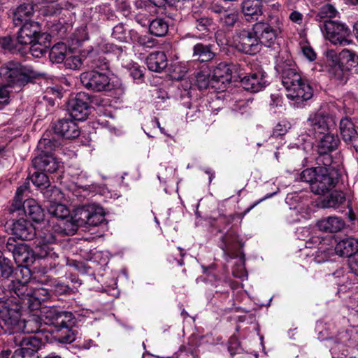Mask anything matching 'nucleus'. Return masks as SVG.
<instances>
[{"label": "nucleus", "instance_id": "nucleus-1", "mask_svg": "<svg viewBox=\"0 0 358 358\" xmlns=\"http://www.w3.org/2000/svg\"><path fill=\"white\" fill-rule=\"evenodd\" d=\"M73 220L64 222L63 227L55 226L53 221H50L47 231L50 234L47 237V241L54 242L56 240L55 234L73 235L79 226L96 227L102 224L106 219L102 208H96L94 205H87L76 209Z\"/></svg>", "mask_w": 358, "mask_h": 358}, {"label": "nucleus", "instance_id": "nucleus-2", "mask_svg": "<svg viewBox=\"0 0 358 358\" xmlns=\"http://www.w3.org/2000/svg\"><path fill=\"white\" fill-rule=\"evenodd\" d=\"M340 173L334 167L317 166L303 170L300 180L307 182L315 194L322 195L331 190L338 182Z\"/></svg>", "mask_w": 358, "mask_h": 358}, {"label": "nucleus", "instance_id": "nucleus-3", "mask_svg": "<svg viewBox=\"0 0 358 358\" xmlns=\"http://www.w3.org/2000/svg\"><path fill=\"white\" fill-rule=\"evenodd\" d=\"M0 76L4 83L18 92L29 83L41 77V74L31 66L10 61L0 68Z\"/></svg>", "mask_w": 358, "mask_h": 358}, {"label": "nucleus", "instance_id": "nucleus-4", "mask_svg": "<svg viewBox=\"0 0 358 358\" xmlns=\"http://www.w3.org/2000/svg\"><path fill=\"white\" fill-rule=\"evenodd\" d=\"M277 68L278 71H281L282 83L287 91L288 99L300 103L312 97V88L302 80L294 68L284 67L279 64Z\"/></svg>", "mask_w": 358, "mask_h": 358}, {"label": "nucleus", "instance_id": "nucleus-5", "mask_svg": "<svg viewBox=\"0 0 358 358\" xmlns=\"http://www.w3.org/2000/svg\"><path fill=\"white\" fill-rule=\"evenodd\" d=\"M253 25L260 47L264 45L275 49L278 45V38L282 33V22L279 17L269 15L266 20H260Z\"/></svg>", "mask_w": 358, "mask_h": 358}, {"label": "nucleus", "instance_id": "nucleus-6", "mask_svg": "<svg viewBox=\"0 0 358 358\" xmlns=\"http://www.w3.org/2000/svg\"><path fill=\"white\" fill-rule=\"evenodd\" d=\"M21 301H6L0 303V328L3 334H15L21 330Z\"/></svg>", "mask_w": 358, "mask_h": 358}, {"label": "nucleus", "instance_id": "nucleus-7", "mask_svg": "<svg viewBox=\"0 0 358 358\" xmlns=\"http://www.w3.org/2000/svg\"><path fill=\"white\" fill-rule=\"evenodd\" d=\"M50 139H41L38 144V155L32 159L33 166L37 170L48 173H55L62 167L61 162L50 152L52 150Z\"/></svg>", "mask_w": 358, "mask_h": 358}, {"label": "nucleus", "instance_id": "nucleus-8", "mask_svg": "<svg viewBox=\"0 0 358 358\" xmlns=\"http://www.w3.org/2000/svg\"><path fill=\"white\" fill-rule=\"evenodd\" d=\"M10 289L13 295L16 299L21 301V308L22 303H26L31 310H37L41 306L42 299L40 296L46 290L43 289H34L29 285L30 282L22 283L20 282H10Z\"/></svg>", "mask_w": 358, "mask_h": 358}, {"label": "nucleus", "instance_id": "nucleus-9", "mask_svg": "<svg viewBox=\"0 0 358 358\" xmlns=\"http://www.w3.org/2000/svg\"><path fill=\"white\" fill-rule=\"evenodd\" d=\"M236 49L245 54L255 55L261 50L258 36L254 29V25L251 29H241L236 30L234 36Z\"/></svg>", "mask_w": 358, "mask_h": 358}, {"label": "nucleus", "instance_id": "nucleus-10", "mask_svg": "<svg viewBox=\"0 0 358 358\" xmlns=\"http://www.w3.org/2000/svg\"><path fill=\"white\" fill-rule=\"evenodd\" d=\"M40 308L39 315H33L31 319L25 322L24 327L27 332L42 331V324L54 325L57 327L59 317H61L59 312L55 307H43Z\"/></svg>", "mask_w": 358, "mask_h": 358}, {"label": "nucleus", "instance_id": "nucleus-11", "mask_svg": "<svg viewBox=\"0 0 358 358\" xmlns=\"http://www.w3.org/2000/svg\"><path fill=\"white\" fill-rule=\"evenodd\" d=\"M320 27L332 43L343 45L350 43L348 37L350 34V30L345 24L336 21L324 20Z\"/></svg>", "mask_w": 358, "mask_h": 358}, {"label": "nucleus", "instance_id": "nucleus-12", "mask_svg": "<svg viewBox=\"0 0 358 358\" xmlns=\"http://www.w3.org/2000/svg\"><path fill=\"white\" fill-rule=\"evenodd\" d=\"M90 96L85 92H79L71 96L67 102L70 116L76 120L84 121L90 113Z\"/></svg>", "mask_w": 358, "mask_h": 358}, {"label": "nucleus", "instance_id": "nucleus-13", "mask_svg": "<svg viewBox=\"0 0 358 358\" xmlns=\"http://www.w3.org/2000/svg\"><path fill=\"white\" fill-rule=\"evenodd\" d=\"M40 332L34 336L22 337L19 343L20 348L14 352L12 357L38 358L36 353L44 345L43 338L40 337Z\"/></svg>", "mask_w": 358, "mask_h": 358}, {"label": "nucleus", "instance_id": "nucleus-14", "mask_svg": "<svg viewBox=\"0 0 358 358\" xmlns=\"http://www.w3.org/2000/svg\"><path fill=\"white\" fill-rule=\"evenodd\" d=\"M6 247L12 252L14 260L17 266H29L35 260L34 254L30 248L25 243H18L15 238H8Z\"/></svg>", "mask_w": 358, "mask_h": 358}, {"label": "nucleus", "instance_id": "nucleus-15", "mask_svg": "<svg viewBox=\"0 0 358 358\" xmlns=\"http://www.w3.org/2000/svg\"><path fill=\"white\" fill-rule=\"evenodd\" d=\"M82 85L94 92L107 90L110 86V78L103 72L95 70L83 72L80 76Z\"/></svg>", "mask_w": 358, "mask_h": 358}, {"label": "nucleus", "instance_id": "nucleus-16", "mask_svg": "<svg viewBox=\"0 0 358 358\" xmlns=\"http://www.w3.org/2000/svg\"><path fill=\"white\" fill-rule=\"evenodd\" d=\"M307 124L310 127L309 130L313 131L315 136L328 132L336 125L334 117L322 111L311 114L307 120Z\"/></svg>", "mask_w": 358, "mask_h": 358}, {"label": "nucleus", "instance_id": "nucleus-17", "mask_svg": "<svg viewBox=\"0 0 358 358\" xmlns=\"http://www.w3.org/2000/svg\"><path fill=\"white\" fill-rule=\"evenodd\" d=\"M41 34L46 33L41 31V27L38 22L31 21L25 22L17 31V42L20 45H28L36 41Z\"/></svg>", "mask_w": 358, "mask_h": 358}, {"label": "nucleus", "instance_id": "nucleus-18", "mask_svg": "<svg viewBox=\"0 0 358 358\" xmlns=\"http://www.w3.org/2000/svg\"><path fill=\"white\" fill-rule=\"evenodd\" d=\"M241 79L242 87L247 91L255 93L264 89L267 80L264 73L262 71L251 73L242 77V74L238 75Z\"/></svg>", "mask_w": 358, "mask_h": 358}, {"label": "nucleus", "instance_id": "nucleus-19", "mask_svg": "<svg viewBox=\"0 0 358 358\" xmlns=\"http://www.w3.org/2000/svg\"><path fill=\"white\" fill-rule=\"evenodd\" d=\"M71 117L58 120L53 127L55 132L68 139L78 137L80 131L77 123Z\"/></svg>", "mask_w": 358, "mask_h": 358}, {"label": "nucleus", "instance_id": "nucleus-20", "mask_svg": "<svg viewBox=\"0 0 358 358\" xmlns=\"http://www.w3.org/2000/svg\"><path fill=\"white\" fill-rule=\"evenodd\" d=\"M241 245L238 241V236L233 231H228L221 237L220 248L224 254L230 259L236 258Z\"/></svg>", "mask_w": 358, "mask_h": 358}, {"label": "nucleus", "instance_id": "nucleus-21", "mask_svg": "<svg viewBox=\"0 0 358 358\" xmlns=\"http://www.w3.org/2000/svg\"><path fill=\"white\" fill-rule=\"evenodd\" d=\"M340 133L343 140L358 152V133L350 119L345 117L340 121Z\"/></svg>", "mask_w": 358, "mask_h": 358}, {"label": "nucleus", "instance_id": "nucleus-22", "mask_svg": "<svg viewBox=\"0 0 358 358\" xmlns=\"http://www.w3.org/2000/svg\"><path fill=\"white\" fill-rule=\"evenodd\" d=\"M10 229L13 234L21 240H31L35 237L36 229L30 222L24 219L13 221Z\"/></svg>", "mask_w": 358, "mask_h": 358}, {"label": "nucleus", "instance_id": "nucleus-23", "mask_svg": "<svg viewBox=\"0 0 358 358\" xmlns=\"http://www.w3.org/2000/svg\"><path fill=\"white\" fill-rule=\"evenodd\" d=\"M334 250L340 257L352 258L358 254V238L352 236L343 238L337 243Z\"/></svg>", "mask_w": 358, "mask_h": 358}, {"label": "nucleus", "instance_id": "nucleus-24", "mask_svg": "<svg viewBox=\"0 0 358 358\" xmlns=\"http://www.w3.org/2000/svg\"><path fill=\"white\" fill-rule=\"evenodd\" d=\"M317 140V152L321 154L331 153L335 150L339 145V138L337 136L326 132L322 135L315 136Z\"/></svg>", "mask_w": 358, "mask_h": 358}, {"label": "nucleus", "instance_id": "nucleus-25", "mask_svg": "<svg viewBox=\"0 0 358 358\" xmlns=\"http://www.w3.org/2000/svg\"><path fill=\"white\" fill-rule=\"evenodd\" d=\"M235 66L225 62L218 64L213 69L212 77L215 84L220 85L229 83L232 80V71Z\"/></svg>", "mask_w": 358, "mask_h": 358}, {"label": "nucleus", "instance_id": "nucleus-26", "mask_svg": "<svg viewBox=\"0 0 358 358\" xmlns=\"http://www.w3.org/2000/svg\"><path fill=\"white\" fill-rule=\"evenodd\" d=\"M241 8L247 21L257 20L262 15V0H243Z\"/></svg>", "mask_w": 358, "mask_h": 358}, {"label": "nucleus", "instance_id": "nucleus-27", "mask_svg": "<svg viewBox=\"0 0 358 358\" xmlns=\"http://www.w3.org/2000/svg\"><path fill=\"white\" fill-rule=\"evenodd\" d=\"M213 48L210 43H197L193 46L192 57L200 62H210L215 56Z\"/></svg>", "mask_w": 358, "mask_h": 358}, {"label": "nucleus", "instance_id": "nucleus-28", "mask_svg": "<svg viewBox=\"0 0 358 358\" xmlns=\"http://www.w3.org/2000/svg\"><path fill=\"white\" fill-rule=\"evenodd\" d=\"M318 229L323 232L336 233L341 231L345 226V221L337 216H330L317 222Z\"/></svg>", "mask_w": 358, "mask_h": 358}, {"label": "nucleus", "instance_id": "nucleus-29", "mask_svg": "<svg viewBox=\"0 0 358 358\" xmlns=\"http://www.w3.org/2000/svg\"><path fill=\"white\" fill-rule=\"evenodd\" d=\"M146 64L150 71L161 72L166 68L168 60L164 52L156 51L150 53L148 56Z\"/></svg>", "mask_w": 358, "mask_h": 358}, {"label": "nucleus", "instance_id": "nucleus-30", "mask_svg": "<svg viewBox=\"0 0 358 358\" xmlns=\"http://www.w3.org/2000/svg\"><path fill=\"white\" fill-rule=\"evenodd\" d=\"M34 13L33 5L29 3H23L20 4L13 12V22L14 26H20L25 22H31L29 18Z\"/></svg>", "mask_w": 358, "mask_h": 358}, {"label": "nucleus", "instance_id": "nucleus-31", "mask_svg": "<svg viewBox=\"0 0 358 358\" xmlns=\"http://www.w3.org/2000/svg\"><path fill=\"white\" fill-rule=\"evenodd\" d=\"M37 38L36 41L29 44L31 45L29 51L33 57L41 58L47 52L50 46V36L48 34H41Z\"/></svg>", "mask_w": 358, "mask_h": 358}, {"label": "nucleus", "instance_id": "nucleus-32", "mask_svg": "<svg viewBox=\"0 0 358 358\" xmlns=\"http://www.w3.org/2000/svg\"><path fill=\"white\" fill-rule=\"evenodd\" d=\"M23 213L35 222H40L44 219L43 210L34 199H27L24 201Z\"/></svg>", "mask_w": 358, "mask_h": 358}, {"label": "nucleus", "instance_id": "nucleus-33", "mask_svg": "<svg viewBox=\"0 0 358 358\" xmlns=\"http://www.w3.org/2000/svg\"><path fill=\"white\" fill-rule=\"evenodd\" d=\"M330 350L335 358H358V348H346L343 343L339 342L334 343Z\"/></svg>", "mask_w": 358, "mask_h": 358}, {"label": "nucleus", "instance_id": "nucleus-34", "mask_svg": "<svg viewBox=\"0 0 358 358\" xmlns=\"http://www.w3.org/2000/svg\"><path fill=\"white\" fill-rule=\"evenodd\" d=\"M55 339L61 343L69 344L76 340V331L72 329V327H55Z\"/></svg>", "mask_w": 358, "mask_h": 358}, {"label": "nucleus", "instance_id": "nucleus-35", "mask_svg": "<svg viewBox=\"0 0 358 358\" xmlns=\"http://www.w3.org/2000/svg\"><path fill=\"white\" fill-rule=\"evenodd\" d=\"M195 84L200 90H206L208 87L221 89L220 85L215 84L212 76H210V74L203 71H200L196 73Z\"/></svg>", "mask_w": 358, "mask_h": 358}, {"label": "nucleus", "instance_id": "nucleus-36", "mask_svg": "<svg viewBox=\"0 0 358 358\" xmlns=\"http://www.w3.org/2000/svg\"><path fill=\"white\" fill-rule=\"evenodd\" d=\"M67 47L64 43L54 45L49 52L50 60L53 63L64 62L66 58Z\"/></svg>", "mask_w": 358, "mask_h": 358}, {"label": "nucleus", "instance_id": "nucleus-37", "mask_svg": "<svg viewBox=\"0 0 358 358\" xmlns=\"http://www.w3.org/2000/svg\"><path fill=\"white\" fill-rule=\"evenodd\" d=\"M345 201V196L342 192H334L328 196L325 197L322 201L323 208H336Z\"/></svg>", "mask_w": 358, "mask_h": 358}, {"label": "nucleus", "instance_id": "nucleus-38", "mask_svg": "<svg viewBox=\"0 0 358 358\" xmlns=\"http://www.w3.org/2000/svg\"><path fill=\"white\" fill-rule=\"evenodd\" d=\"M169 30L168 23L162 18L153 20L149 26V31L151 34L158 37L165 36Z\"/></svg>", "mask_w": 358, "mask_h": 358}, {"label": "nucleus", "instance_id": "nucleus-39", "mask_svg": "<svg viewBox=\"0 0 358 358\" xmlns=\"http://www.w3.org/2000/svg\"><path fill=\"white\" fill-rule=\"evenodd\" d=\"M48 212L52 217L60 220H65L70 215L69 208L65 205L59 203H50L48 207Z\"/></svg>", "mask_w": 358, "mask_h": 358}, {"label": "nucleus", "instance_id": "nucleus-40", "mask_svg": "<svg viewBox=\"0 0 358 358\" xmlns=\"http://www.w3.org/2000/svg\"><path fill=\"white\" fill-rule=\"evenodd\" d=\"M31 275V271L29 268V266H17L15 269L13 275L15 279L10 280V282H20L22 283L30 282Z\"/></svg>", "mask_w": 358, "mask_h": 358}, {"label": "nucleus", "instance_id": "nucleus-41", "mask_svg": "<svg viewBox=\"0 0 358 358\" xmlns=\"http://www.w3.org/2000/svg\"><path fill=\"white\" fill-rule=\"evenodd\" d=\"M30 178L33 184L40 189H43L50 186L48 177L43 171H35Z\"/></svg>", "mask_w": 358, "mask_h": 358}, {"label": "nucleus", "instance_id": "nucleus-42", "mask_svg": "<svg viewBox=\"0 0 358 358\" xmlns=\"http://www.w3.org/2000/svg\"><path fill=\"white\" fill-rule=\"evenodd\" d=\"M11 283L10 280L0 279V303L6 301H13L15 296L13 295V291L10 289Z\"/></svg>", "mask_w": 358, "mask_h": 358}, {"label": "nucleus", "instance_id": "nucleus-43", "mask_svg": "<svg viewBox=\"0 0 358 358\" xmlns=\"http://www.w3.org/2000/svg\"><path fill=\"white\" fill-rule=\"evenodd\" d=\"M18 45L19 44L9 36L0 38V48L2 49L15 52L20 51V48L18 47Z\"/></svg>", "mask_w": 358, "mask_h": 358}, {"label": "nucleus", "instance_id": "nucleus-44", "mask_svg": "<svg viewBox=\"0 0 358 358\" xmlns=\"http://www.w3.org/2000/svg\"><path fill=\"white\" fill-rule=\"evenodd\" d=\"M36 256L40 259H55L58 257L53 249L49 245H43L40 246L36 251Z\"/></svg>", "mask_w": 358, "mask_h": 358}, {"label": "nucleus", "instance_id": "nucleus-45", "mask_svg": "<svg viewBox=\"0 0 358 358\" xmlns=\"http://www.w3.org/2000/svg\"><path fill=\"white\" fill-rule=\"evenodd\" d=\"M59 315L61 317H59L58 323L57 327H72L74 324L73 319L74 316L71 312L67 311H60Z\"/></svg>", "mask_w": 358, "mask_h": 358}, {"label": "nucleus", "instance_id": "nucleus-46", "mask_svg": "<svg viewBox=\"0 0 358 358\" xmlns=\"http://www.w3.org/2000/svg\"><path fill=\"white\" fill-rule=\"evenodd\" d=\"M64 63L66 69L77 70L82 66L83 61L80 56L71 55L66 58Z\"/></svg>", "mask_w": 358, "mask_h": 358}, {"label": "nucleus", "instance_id": "nucleus-47", "mask_svg": "<svg viewBox=\"0 0 358 358\" xmlns=\"http://www.w3.org/2000/svg\"><path fill=\"white\" fill-rule=\"evenodd\" d=\"M195 353V348L188 343L180 347L177 353V358H189V357L194 356Z\"/></svg>", "mask_w": 358, "mask_h": 358}, {"label": "nucleus", "instance_id": "nucleus-48", "mask_svg": "<svg viewBox=\"0 0 358 358\" xmlns=\"http://www.w3.org/2000/svg\"><path fill=\"white\" fill-rule=\"evenodd\" d=\"M336 14V10L335 8L331 4H325L322 6L317 15V17L320 18H331L335 17Z\"/></svg>", "mask_w": 358, "mask_h": 358}, {"label": "nucleus", "instance_id": "nucleus-49", "mask_svg": "<svg viewBox=\"0 0 358 358\" xmlns=\"http://www.w3.org/2000/svg\"><path fill=\"white\" fill-rule=\"evenodd\" d=\"M195 26L199 31H208L213 26V20L207 17H201L196 19Z\"/></svg>", "mask_w": 358, "mask_h": 358}, {"label": "nucleus", "instance_id": "nucleus-50", "mask_svg": "<svg viewBox=\"0 0 358 358\" xmlns=\"http://www.w3.org/2000/svg\"><path fill=\"white\" fill-rule=\"evenodd\" d=\"M112 36L120 41H126L127 31L122 24H118L113 27Z\"/></svg>", "mask_w": 358, "mask_h": 358}, {"label": "nucleus", "instance_id": "nucleus-51", "mask_svg": "<svg viewBox=\"0 0 358 358\" xmlns=\"http://www.w3.org/2000/svg\"><path fill=\"white\" fill-rule=\"evenodd\" d=\"M332 250L331 249H327V250H322L320 249L315 252L314 260L317 263H322L326 261L329 260L331 257V255H332Z\"/></svg>", "mask_w": 358, "mask_h": 358}, {"label": "nucleus", "instance_id": "nucleus-52", "mask_svg": "<svg viewBox=\"0 0 358 358\" xmlns=\"http://www.w3.org/2000/svg\"><path fill=\"white\" fill-rule=\"evenodd\" d=\"M15 269L10 260L6 264H3V267L0 268L1 279L9 280V278L14 275Z\"/></svg>", "mask_w": 358, "mask_h": 358}, {"label": "nucleus", "instance_id": "nucleus-53", "mask_svg": "<svg viewBox=\"0 0 358 358\" xmlns=\"http://www.w3.org/2000/svg\"><path fill=\"white\" fill-rule=\"evenodd\" d=\"M23 197H19V196H15L13 202L10 206L8 208V210L10 213H14L15 212H19V215L20 212L23 213V206L24 203H22Z\"/></svg>", "mask_w": 358, "mask_h": 358}, {"label": "nucleus", "instance_id": "nucleus-54", "mask_svg": "<svg viewBox=\"0 0 358 358\" xmlns=\"http://www.w3.org/2000/svg\"><path fill=\"white\" fill-rule=\"evenodd\" d=\"M90 66L94 69H99L101 71H104L109 69V64L105 57L100 56L92 60Z\"/></svg>", "mask_w": 358, "mask_h": 358}, {"label": "nucleus", "instance_id": "nucleus-55", "mask_svg": "<svg viewBox=\"0 0 358 358\" xmlns=\"http://www.w3.org/2000/svg\"><path fill=\"white\" fill-rule=\"evenodd\" d=\"M318 157L316 159L317 164L318 166L321 167H331V164L332 163V157L330 155V153L321 154L318 153Z\"/></svg>", "mask_w": 358, "mask_h": 358}, {"label": "nucleus", "instance_id": "nucleus-56", "mask_svg": "<svg viewBox=\"0 0 358 358\" xmlns=\"http://www.w3.org/2000/svg\"><path fill=\"white\" fill-rule=\"evenodd\" d=\"M221 20L224 24L228 27L234 26L237 20V15L234 13H229L227 10H223V14L221 16Z\"/></svg>", "mask_w": 358, "mask_h": 358}, {"label": "nucleus", "instance_id": "nucleus-57", "mask_svg": "<svg viewBox=\"0 0 358 358\" xmlns=\"http://www.w3.org/2000/svg\"><path fill=\"white\" fill-rule=\"evenodd\" d=\"M228 350L231 356L239 353L241 350L240 343L236 338H231L228 343Z\"/></svg>", "mask_w": 358, "mask_h": 358}, {"label": "nucleus", "instance_id": "nucleus-58", "mask_svg": "<svg viewBox=\"0 0 358 358\" xmlns=\"http://www.w3.org/2000/svg\"><path fill=\"white\" fill-rule=\"evenodd\" d=\"M234 216L232 215H220L217 218V222L218 227H221L222 225L228 226L233 221H234Z\"/></svg>", "mask_w": 358, "mask_h": 358}, {"label": "nucleus", "instance_id": "nucleus-59", "mask_svg": "<svg viewBox=\"0 0 358 358\" xmlns=\"http://www.w3.org/2000/svg\"><path fill=\"white\" fill-rule=\"evenodd\" d=\"M287 131V127L285 123H278L274 128L273 136L278 137L284 135Z\"/></svg>", "mask_w": 358, "mask_h": 358}, {"label": "nucleus", "instance_id": "nucleus-60", "mask_svg": "<svg viewBox=\"0 0 358 358\" xmlns=\"http://www.w3.org/2000/svg\"><path fill=\"white\" fill-rule=\"evenodd\" d=\"M106 49L107 51L113 52L117 58L120 57L124 52V49L122 47L117 46L114 44H107Z\"/></svg>", "mask_w": 358, "mask_h": 358}, {"label": "nucleus", "instance_id": "nucleus-61", "mask_svg": "<svg viewBox=\"0 0 358 358\" xmlns=\"http://www.w3.org/2000/svg\"><path fill=\"white\" fill-rule=\"evenodd\" d=\"M330 73H331L335 79L342 80L343 79V71L341 67L338 66H334L330 69Z\"/></svg>", "mask_w": 358, "mask_h": 358}, {"label": "nucleus", "instance_id": "nucleus-62", "mask_svg": "<svg viewBox=\"0 0 358 358\" xmlns=\"http://www.w3.org/2000/svg\"><path fill=\"white\" fill-rule=\"evenodd\" d=\"M349 266L352 273L358 276V253L350 259Z\"/></svg>", "mask_w": 358, "mask_h": 358}, {"label": "nucleus", "instance_id": "nucleus-63", "mask_svg": "<svg viewBox=\"0 0 358 358\" xmlns=\"http://www.w3.org/2000/svg\"><path fill=\"white\" fill-rule=\"evenodd\" d=\"M303 55L310 61H314L316 58V54L312 48L305 46L302 48Z\"/></svg>", "mask_w": 358, "mask_h": 358}, {"label": "nucleus", "instance_id": "nucleus-64", "mask_svg": "<svg viewBox=\"0 0 358 358\" xmlns=\"http://www.w3.org/2000/svg\"><path fill=\"white\" fill-rule=\"evenodd\" d=\"M29 187V182L27 180L23 185H20L16 191L15 196H19V197H23V194L25 192H27Z\"/></svg>", "mask_w": 358, "mask_h": 358}]
</instances>
